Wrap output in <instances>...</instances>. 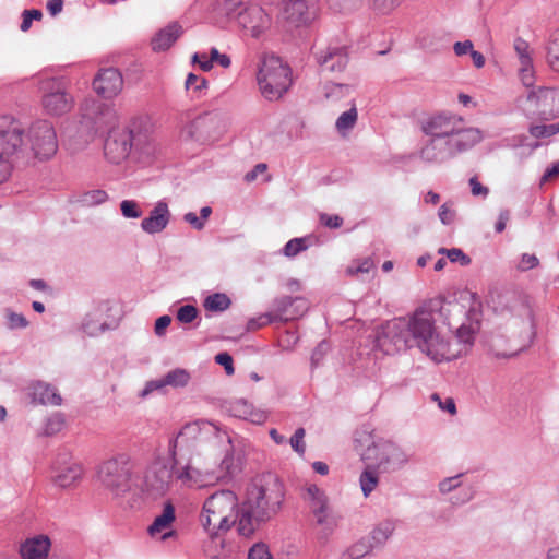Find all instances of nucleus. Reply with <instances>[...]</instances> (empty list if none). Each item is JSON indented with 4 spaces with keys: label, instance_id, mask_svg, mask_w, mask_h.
Returning <instances> with one entry per match:
<instances>
[{
    "label": "nucleus",
    "instance_id": "nucleus-63",
    "mask_svg": "<svg viewBox=\"0 0 559 559\" xmlns=\"http://www.w3.org/2000/svg\"><path fill=\"white\" fill-rule=\"evenodd\" d=\"M439 218L444 225H450L455 219V211L450 209L448 203H444L439 209Z\"/></svg>",
    "mask_w": 559,
    "mask_h": 559
},
{
    "label": "nucleus",
    "instance_id": "nucleus-36",
    "mask_svg": "<svg viewBox=\"0 0 559 559\" xmlns=\"http://www.w3.org/2000/svg\"><path fill=\"white\" fill-rule=\"evenodd\" d=\"M209 82L205 78L199 76L194 73H189L186 79V90L190 91L193 97H201L203 92L207 88Z\"/></svg>",
    "mask_w": 559,
    "mask_h": 559
},
{
    "label": "nucleus",
    "instance_id": "nucleus-39",
    "mask_svg": "<svg viewBox=\"0 0 559 559\" xmlns=\"http://www.w3.org/2000/svg\"><path fill=\"white\" fill-rule=\"evenodd\" d=\"M352 93V86L340 83H328L324 86V95L328 99L338 100Z\"/></svg>",
    "mask_w": 559,
    "mask_h": 559
},
{
    "label": "nucleus",
    "instance_id": "nucleus-1",
    "mask_svg": "<svg viewBox=\"0 0 559 559\" xmlns=\"http://www.w3.org/2000/svg\"><path fill=\"white\" fill-rule=\"evenodd\" d=\"M212 433L218 436L219 429L216 425L197 421L185 425L177 436L169 440V461L173 463L175 479L181 485L203 487L219 478L198 463V457L204 451Z\"/></svg>",
    "mask_w": 559,
    "mask_h": 559
},
{
    "label": "nucleus",
    "instance_id": "nucleus-49",
    "mask_svg": "<svg viewBox=\"0 0 559 559\" xmlns=\"http://www.w3.org/2000/svg\"><path fill=\"white\" fill-rule=\"evenodd\" d=\"M199 310L195 306L185 305L177 310L176 318L181 323H191L198 317Z\"/></svg>",
    "mask_w": 559,
    "mask_h": 559
},
{
    "label": "nucleus",
    "instance_id": "nucleus-32",
    "mask_svg": "<svg viewBox=\"0 0 559 559\" xmlns=\"http://www.w3.org/2000/svg\"><path fill=\"white\" fill-rule=\"evenodd\" d=\"M475 340V330L469 326L462 324L455 335V342L451 344V348L453 352H461L460 356L466 354L469 348L473 346Z\"/></svg>",
    "mask_w": 559,
    "mask_h": 559
},
{
    "label": "nucleus",
    "instance_id": "nucleus-59",
    "mask_svg": "<svg viewBox=\"0 0 559 559\" xmlns=\"http://www.w3.org/2000/svg\"><path fill=\"white\" fill-rule=\"evenodd\" d=\"M519 75L524 86L531 87L534 84V69L533 62H530V66L524 67L520 64Z\"/></svg>",
    "mask_w": 559,
    "mask_h": 559
},
{
    "label": "nucleus",
    "instance_id": "nucleus-26",
    "mask_svg": "<svg viewBox=\"0 0 559 559\" xmlns=\"http://www.w3.org/2000/svg\"><path fill=\"white\" fill-rule=\"evenodd\" d=\"M169 218L170 212L168 205L160 201L150 212V215L141 222V227L147 234H157L166 228Z\"/></svg>",
    "mask_w": 559,
    "mask_h": 559
},
{
    "label": "nucleus",
    "instance_id": "nucleus-28",
    "mask_svg": "<svg viewBox=\"0 0 559 559\" xmlns=\"http://www.w3.org/2000/svg\"><path fill=\"white\" fill-rule=\"evenodd\" d=\"M50 545V539L44 535L26 539L20 547L21 557L23 559H46Z\"/></svg>",
    "mask_w": 559,
    "mask_h": 559
},
{
    "label": "nucleus",
    "instance_id": "nucleus-52",
    "mask_svg": "<svg viewBox=\"0 0 559 559\" xmlns=\"http://www.w3.org/2000/svg\"><path fill=\"white\" fill-rule=\"evenodd\" d=\"M306 431L304 428H298L295 430L294 435L292 436L289 443L294 451H296L299 455H304L306 452V445L304 442Z\"/></svg>",
    "mask_w": 559,
    "mask_h": 559
},
{
    "label": "nucleus",
    "instance_id": "nucleus-31",
    "mask_svg": "<svg viewBox=\"0 0 559 559\" xmlns=\"http://www.w3.org/2000/svg\"><path fill=\"white\" fill-rule=\"evenodd\" d=\"M83 468L79 463H71L55 476V484L61 488H69L81 480Z\"/></svg>",
    "mask_w": 559,
    "mask_h": 559
},
{
    "label": "nucleus",
    "instance_id": "nucleus-46",
    "mask_svg": "<svg viewBox=\"0 0 559 559\" xmlns=\"http://www.w3.org/2000/svg\"><path fill=\"white\" fill-rule=\"evenodd\" d=\"M314 518L316 523L322 526V533L324 534V536L330 535L336 526V519L332 514L330 509L321 514L316 515Z\"/></svg>",
    "mask_w": 559,
    "mask_h": 559
},
{
    "label": "nucleus",
    "instance_id": "nucleus-55",
    "mask_svg": "<svg viewBox=\"0 0 559 559\" xmlns=\"http://www.w3.org/2000/svg\"><path fill=\"white\" fill-rule=\"evenodd\" d=\"M528 131L535 139H546L555 135L551 123L531 126Z\"/></svg>",
    "mask_w": 559,
    "mask_h": 559
},
{
    "label": "nucleus",
    "instance_id": "nucleus-16",
    "mask_svg": "<svg viewBox=\"0 0 559 559\" xmlns=\"http://www.w3.org/2000/svg\"><path fill=\"white\" fill-rule=\"evenodd\" d=\"M224 129V123L216 112H206L197 117L186 127L185 132L200 142L214 141Z\"/></svg>",
    "mask_w": 559,
    "mask_h": 559
},
{
    "label": "nucleus",
    "instance_id": "nucleus-42",
    "mask_svg": "<svg viewBox=\"0 0 559 559\" xmlns=\"http://www.w3.org/2000/svg\"><path fill=\"white\" fill-rule=\"evenodd\" d=\"M393 533V527L390 523H383L377 526L371 535L368 536L376 546L383 545Z\"/></svg>",
    "mask_w": 559,
    "mask_h": 559
},
{
    "label": "nucleus",
    "instance_id": "nucleus-12",
    "mask_svg": "<svg viewBox=\"0 0 559 559\" xmlns=\"http://www.w3.org/2000/svg\"><path fill=\"white\" fill-rule=\"evenodd\" d=\"M24 127L10 115L0 116V157L13 160L22 152Z\"/></svg>",
    "mask_w": 559,
    "mask_h": 559
},
{
    "label": "nucleus",
    "instance_id": "nucleus-21",
    "mask_svg": "<svg viewBox=\"0 0 559 559\" xmlns=\"http://www.w3.org/2000/svg\"><path fill=\"white\" fill-rule=\"evenodd\" d=\"M462 117L452 114H439L428 118L421 127L425 134L431 138H451L461 124Z\"/></svg>",
    "mask_w": 559,
    "mask_h": 559
},
{
    "label": "nucleus",
    "instance_id": "nucleus-38",
    "mask_svg": "<svg viewBox=\"0 0 559 559\" xmlns=\"http://www.w3.org/2000/svg\"><path fill=\"white\" fill-rule=\"evenodd\" d=\"M190 380V374L185 369H174L169 371L163 379L164 386L171 385L175 388L185 386Z\"/></svg>",
    "mask_w": 559,
    "mask_h": 559
},
{
    "label": "nucleus",
    "instance_id": "nucleus-17",
    "mask_svg": "<svg viewBox=\"0 0 559 559\" xmlns=\"http://www.w3.org/2000/svg\"><path fill=\"white\" fill-rule=\"evenodd\" d=\"M131 136L124 128H112L104 142V154L112 164H120L131 154Z\"/></svg>",
    "mask_w": 559,
    "mask_h": 559
},
{
    "label": "nucleus",
    "instance_id": "nucleus-29",
    "mask_svg": "<svg viewBox=\"0 0 559 559\" xmlns=\"http://www.w3.org/2000/svg\"><path fill=\"white\" fill-rule=\"evenodd\" d=\"M182 34V27L177 22L159 29L151 40L152 49L156 52L169 49Z\"/></svg>",
    "mask_w": 559,
    "mask_h": 559
},
{
    "label": "nucleus",
    "instance_id": "nucleus-15",
    "mask_svg": "<svg viewBox=\"0 0 559 559\" xmlns=\"http://www.w3.org/2000/svg\"><path fill=\"white\" fill-rule=\"evenodd\" d=\"M175 478L173 463L170 465L157 460L147 469L144 477V488L154 498L164 496Z\"/></svg>",
    "mask_w": 559,
    "mask_h": 559
},
{
    "label": "nucleus",
    "instance_id": "nucleus-47",
    "mask_svg": "<svg viewBox=\"0 0 559 559\" xmlns=\"http://www.w3.org/2000/svg\"><path fill=\"white\" fill-rule=\"evenodd\" d=\"M307 241L308 238L306 237L293 238L284 246L283 253L286 257H295L308 248Z\"/></svg>",
    "mask_w": 559,
    "mask_h": 559
},
{
    "label": "nucleus",
    "instance_id": "nucleus-37",
    "mask_svg": "<svg viewBox=\"0 0 559 559\" xmlns=\"http://www.w3.org/2000/svg\"><path fill=\"white\" fill-rule=\"evenodd\" d=\"M374 548V544L371 542V539L367 536V537H362L360 538L358 542H356L355 544H353L348 549H347V555L352 558V559H361L364 558L366 555H368L369 552H371V550Z\"/></svg>",
    "mask_w": 559,
    "mask_h": 559
},
{
    "label": "nucleus",
    "instance_id": "nucleus-5",
    "mask_svg": "<svg viewBox=\"0 0 559 559\" xmlns=\"http://www.w3.org/2000/svg\"><path fill=\"white\" fill-rule=\"evenodd\" d=\"M290 68L277 56H264L257 74L262 95L274 100L282 97L292 84Z\"/></svg>",
    "mask_w": 559,
    "mask_h": 559
},
{
    "label": "nucleus",
    "instance_id": "nucleus-35",
    "mask_svg": "<svg viewBox=\"0 0 559 559\" xmlns=\"http://www.w3.org/2000/svg\"><path fill=\"white\" fill-rule=\"evenodd\" d=\"M231 305L230 298L224 293H215L207 296L204 300V308L209 311L222 312Z\"/></svg>",
    "mask_w": 559,
    "mask_h": 559
},
{
    "label": "nucleus",
    "instance_id": "nucleus-64",
    "mask_svg": "<svg viewBox=\"0 0 559 559\" xmlns=\"http://www.w3.org/2000/svg\"><path fill=\"white\" fill-rule=\"evenodd\" d=\"M462 475H456V476H453V477H449V478H445L443 479L440 484H439V489L442 493H448L450 491H452L453 489H455L456 487L460 486V477Z\"/></svg>",
    "mask_w": 559,
    "mask_h": 559
},
{
    "label": "nucleus",
    "instance_id": "nucleus-7",
    "mask_svg": "<svg viewBox=\"0 0 559 559\" xmlns=\"http://www.w3.org/2000/svg\"><path fill=\"white\" fill-rule=\"evenodd\" d=\"M132 467L124 454L103 462L97 469L102 486L115 497H121L131 489Z\"/></svg>",
    "mask_w": 559,
    "mask_h": 559
},
{
    "label": "nucleus",
    "instance_id": "nucleus-58",
    "mask_svg": "<svg viewBox=\"0 0 559 559\" xmlns=\"http://www.w3.org/2000/svg\"><path fill=\"white\" fill-rule=\"evenodd\" d=\"M447 257L451 262H459L463 266L471 264L472 261L471 258L459 248H452L447 251Z\"/></svg>",
    "mask_w": 559,
    "mask_h": 559
},
{
    "label": "nucleus",
    "instance_id": "nucleus-56",
    "mask_svg": "<svg viewBox=\"0 0 559 559\" xmlns=\"http://www.w3.org/2000/svg\"><path fill=\"white\" fill-rule=\"evenodd\" d=\"M248 559H273L265 544L258 543L253 545L249 552Z\"/></svg>",
    "mask_w": 559,
    "mask_h": 559
},
{
    "label": "nucleus",
    "instance_id": "nucleus-44",
    "mask_svg": "<svg viewBox=\"0 0 559 559\" xmlns=\"http://www.w3.org/2000/svg\"><path fill=\"white\" fill-rule=\"evenodd\" d=\"M108 199L105 190L95 189L83 193L81 202L87 206H95L104 203Z\"/></svg>",
    "mask_w": 559,
    "mask_h": 559
},
{
    "label": "nucleus",
    "instance_id": "nucleus-34",
    "mask_svg": "<svg viewBox=\"0 0 559 559\" xmlns=\"http://www.w3.org/2000/svg\"><path fill=\"white\" fill-rule=\"evenodd\" d=\"M365 471L361 473L359 481L362 493L368 497L378 485V473L379 471L371 467L369 464H365Z\"/></svg>",
    "mask_w": 559,
    "mask_h": 559
},
{
    "label": "nucleus",
    "instance_id": "nucleus-61",
    "mask_svg": "<svg viewBox=\"0 0 559 559\" xmlns=\"http://www.w3.org/2000/svg\"><path fill=\"white\" fill-rule=\"evenodd\" d=\"M215 362L223 366L228 376L234 374L235 368L233 365V357L228 353H218L215 356Z\"/></svg>",
    "mask_w": 559,
    "mask_h": 559
},
{
    "label": "nucleus",
    "instance_id": "nucleus-9",
    "mask_svg": "<svg viewBox=\"0 0 559 559\" xmlns=\"http://www.w3.org/2000/svg\"><path fill=\"white\" fill-rule=\"evenodd\" d=\"M224 9L227 17L236 20L252 37H259L270 26V16L260 5L246 4L242 0H226Z\"/></svg>",
    "mask_w": 559,
    "mask_h": 559
},
{
    "label": "nucleus",
    "instance_id": "nucleus-24",
    "mask_svg": "<svg viewBox=\"0 0 559 559\" xmlns=\"http://www.w3.org/2000/svg\"><path fill=\"white\" fill-rule=\"evenodd\" d=\"M481 139V132L476 128L466 127L462 119L461 124H457V130L454 131L448 140L454 154L457 155L472 148L479 143Z\"/></svg>",
    "mask_w": 559,
    "mask_h": 559
},
{
    "label": "nucleus",
    "instance_id": "nucleus-62",
    "mask_svg": "<svg viewBox=\"0 0 559 559\" xmlns=\"http://www.w3.org/2000/svg\"><path fill=\"white\" fill-rule=\"evenodd\" d=\"M210 59L213 62L218 63L222 68L227 69L231 64V60L229 56L225 53H221L216 48H212L210 51Z\"/></svg>",
    "mask_w": 559,
    "mask_h": 559
},
{
    "label": "nucleus",
    "instance_id": "nucleus-51",
    "mask_svg": "<svg viewBox=\"0 0 559 559\" xmlns=\"http://www.w3.org/2000/svg\"><path fill=\"white\" fill-rule=\"evenodd\" d=\"M8 328L10 330L25 329L28 326L27 319L22 314L10 309L7 310Z\"/></svg>",
    "mask_w": 559,
    "mask_h": 559
},
{
    "label": "nucleus",
    "instance_id": "nucleus-50",
    "mask_svg": "<svg viewBox=\"0 0 559 559\" xmlns=\"http://www.w3.org/2000/svg\"><path fill=\"white\" fill-rule=\"evenodd\" d=\"M120 211L126 218H139L142 216L138 202L133 200H123L120 203Z\"/></svg>",
    "mask_w": 559,
    "mask_h": 559
},
{
    "label": "nucleus",
    "instance_id": "nucleus-4",
    "mask_svg": "<svg viewBox=\"0 0 559 559\" xmlns=\"http://www.w3.org/2000/svg\"><path fill=\"white\" fill-rule=\"evenodd\" d=\"M239 508L238 498L231 490H218L204 501L200 521L210 534L227 532L234 525L238 527Z\"/></svg>",
    "mask_w": 559,
    "mask_h": 559
},
{
    "label": "nucleus",
    "instance_id": "nucleus-13",
    "mask_svg": "<svg viewBox=\"0 0 559 559\" xmlns=\"http://www.w3.org/2000/svg\"><path fill=\"white\" fill-rule=\"evenodd\" d=\"M308 310V302L302 297L281 296L275 298L263 319L266 322H288L301 317Z\"/></svg>",
    "mask_w": 559,
    "mask_h": 559
},
{
    "label": "nucleus",
    "instance_id": "nucleus-6",
    "mask_svg": "<svg viewBox=\"0 0 559 559\" xmlns=\"http://www.w3.org/2000/svg\"><path fill=\"white\" fill-rule=\"evenodd\" d=\"M516 106L528 118L549 121L559 118V88L540 86L516 99Z\"/></svg>",
    "mask_w": 559,
    "mask_h": 559
},
{
    "label": "nucleus",
    "instance_id": "nucleus-3",
    "mask_svg": "<svg viewBox=\"0 0 559 559\" xmlns=\"http://www.w3.org/2000/svg\"><path fill=\"white\" fill-rule=\"evenodd\" d=\"M406 321L409 323V336L413 347H418L431 360L441 362L460 357L461 352H453L450 342L445 341L438 333L431 311L423 308L417 309Z\"/></svg>",
    "mask_w": 559,
    "mask_h": 559
},
{
    "label": "nucleus",
    "instance_id": "nucleus-41",
    "mask_svg": "<svg viewBox=\"0 0 559 559\" xmlns=\"http://www.w3.org/2000/svg\"><path fill=\"white\" fill-rule=\"evenodd\" d=\"M357 121V109L355 104L352 108L343 112L336 120L335 127L340 132L353 129Z\"/></svg>",
    "mask_w": 559,
    "mask_h": 559
},
{
    "label": "nucleus",
    "instance_id": "nucleus-54",
    "mask_svg": "<svg viewBox=\"0 0 559 559\" xmlns=\"http://www.w3.org/2000/svg\"><path fill=\"white\" fill-rule=\"evenodd\" d=\"M372 267V260L369 258H365L360 261L353 262V264L347 267V273L350 275L358 273H368Z\"/></svg>",
    "mask_w": 559,
    "mask_h": 559
},
{
    "label": "nucleus",
    "instance_id": "nucleus-40",
    "mask_svg": "<svg viewBox=\"0 0 559 559\" xmlns=\"http://www.w3.org/2000/svg\"><path fill=\"white\" fill-rule=\"evenodd\" d=\"M547 61L554 71L559 72V31L552 35L548 44Z\"/></svg>",
    "mask_w": 559,
    "mask_h": 559
},
{
    "label": "nucleus",
    "instance_id": "nucleus-18",
    "mask_svg": "<svg viewBox=\"0 0 559 559\" xmlns=\"http://www.w3.org/2000/svg\"><path fill=\"white\" fill-rule=\"evenodd\" d=\"M81 110L82 118L92 126L96 133L114 128L116 112L110 106L98 100H91L86 102Z\"/></svg>",
    "mask_w": 559,
    "mask_h": 559
},
{
    "label": "nucleus",
    "instance_id": "nucleus-23",
    "mask_svg": "<svg viewBox=\"0 0 559 559\" xmlns=\"http://www.w3.org/2000/svg\"><path fill=\"white\" fill-rule=\"evenodd\" d=\"M420 158L430 164H441L455 156L448 139L431 138L420 150Z\"/></svg>",
    "mask_w": 559,
    "mask_h": 559
},
{
    "label": "nucleus",
    "instance_id": "nucleus-10",
    "mask_svg": "<svg viewBox=\"0 0 559 559\" xmlns=\"http://www.w3.org/2000/svg\"><path fill=\"white\" fill-rule=\"evenodd\" d=\"M409 335V323L406 319L394 318L381 325L376 336V345L384 354L394 355L413 347Z\"/></svg>",
    "mask_w": 559,
    "mask_h": 559
},
{
    "label": "nucleus",
    "instance_id": "nucleus-48",
    "mask_svg": "<svg viewBox=\"0 0 559 559\" xmlns=\"http://www.w3.org/2000/svg\"><path fill=\"white\" fill-rule=\"evenodd\" d=\"M64 426V417L61 413H55L51 415L45 424L44 435L53 436L61 431Z\"/></svg>",
    "mask_w": 559,
    "mask_h": 559
},
{
    "label": "nucleus",
    "instance_id": "nucleus-30",
    "mask_svg": "<svg viewBox=\"0 0 559 559\" xmlns=\"http://www.w3.org/2000/svg\"><path fill=\"white\" fill-rule=\"evenodd\" d=\"M31 391L33 401L39 404L59 406L62 403V397L56 388L46 382L38 381L32 384Z\"/></svg>",
    "mask_w": 559,
    "mask_h": 559
},
{
    "label": "nucleus",
    "instance_id": "nucleus-14",
    "mask_svg": "<svg viewBox=\"0 0 559 559\" xmlns=\"http://www.w3.org/2000/svg\"><path fill=\"white\" fill-rule=\"evenodd\" d=\"M130 133V147L139 159L152 157L156 152V144L152 136L151 126L145 119H134L127 126Z\"/></svg>",
    "mask_w": 559,
    "mask_h": 559
},
{
    "label": "nucleus",
    "instance_id": "nucleus-27",
    "mask_svg": "<svg viewBox=\"0 0 559 559\" xmlns=\"http://www.w3.org/2000/svg\"><path fill=\"white\" fill-rule=\"evenodd\" d=\"M228 412L231 416L251 421L253 424H263L267 416L266 413L254 408L247 400L237 399L228 404Z\"/></svg>",
    "mask_w": 559,
    "mask_h": 559
},
{
    "label": "nucleus",
    "instance_id": "nucleus-2",
    "mask_svg": "<svg viewBox=\"0 0 559 559\" xmlns=\"http://www.w3.org/2000/svg\"><path fill=\"white\" fill-rule=\"evenodd\" d=\"M284 497V485L276 475L267 473L254 478L239 508V535L251 537L261 524L277 514Z\"/></svg>",
    "mask_w": 559,
    "mask_h": 559
},
{
    "label": "nucleus",
    "instance_id": "nucleus-43",
    "mask_svg": "<svg viewBox=\"0 0 559 559\" xmlns=\"http://www.w3.org/2000/svg\"><path fill=\"white\" fill-rule=\"evenodd\" d=\"M514 50L518 55L520 64L527 67L530 66V62H533L532 56H531V49L527 41H525L522 38H515L514 40Z\"/></svg>",
    "mask_w": 559,
    "mask_h": 559
},
{
    "label": "nucleus",
    "instance_id": "nucleus-45",
    "mask_svg": "<svg viewBox=\"0 0 559 559\" xmlns=\"http://www.w3.org/2000/svg\"><path fill=\"white\" fill-rule=\"evenodd\" d=\"M314 518L316 523L322 526V533L324 534V536L330 535L336 526V519L332 514L330 509L321 514L316 515Z\"/></svg>",
    "mask_w": 559,
    "mask_h": 559
},
{
    "label": "nucleus",
    "instance_id": "nucleus-60",
    "mask_svg": "<svg viewBox=\"0 0 559 559\" xmlns=\"http://www.w3.org/2000/svg\"><path fill=\"white\" fill-rule=\"evenodd\" d=\"M328 343L323 341L319 343L318 346L312 350L310 358L312 368H316L320 365V362L322 361L323 357L328 352Z\"/></svg>",
    "mask_w": 559,
    "mask_h": 559
},
{
    "label": "nucleus",
    "instance_id": "nucleus-8",
    "mask_svg": "<svg viewBox=\"0 0 559 559\" xmlns=\"http://www.w3.org/2000/svg\"><path fill=\"white\" fill-rule=\"evenodd\" d=\"M365 464L377 468L380 473L394 472L408 462V455L390 441L372 442L361 453Z\"/></svg>",
    "mask_w": 559,
    "mask_h": 559
},
{
    "label": "nucleus",
    "instance_id": "nucleus-33",
    "mask_svg": "<svg viewBox=\"0 0 559 559\" xmlns=\"http://www.w3.org/2000/svg\"><path fill=\"white\" fill-rule=\"evenodd\" d=\"M175 519V508L173 503L168 501L165 503L162 514L157 515L153 523L148 526L150 535L155 536L158 533H163L171 525Z\"/></svg>",
    "mask_w": 559,
    "mask_h": 559
},
{
    "label": "nucleus",
    "instance_id": "nucleus-25",
    "mask_svg": "<svg viewBox=\"0 0 559 559\" xmlns=\"http://www.w3.org/2000/svg\"><path fill=\"white\" fill-rule=\"evenodd\" d=\"M316 58L322 71L331 73L343 71L348 62L345 47H328L316 52Z\"/></svg>",
    "mask_w": 559,
    "mask_h": 559
},
{
    "label": "nucleus",
    "instance_id": "nucleus-19",
    "mask_svg": "<svg viewBox=\"0 0 559 559\" xmlns=\"http://www.w3.org/2000/svg\"><path fill=\"white\" fill-rule=\"evenodd\" d=\"M282 19L288 27L307 25L314 19V0H283Z\"/></svg>",
    "mask_w": 559,
    "mask_h": 559
},
{
    "label": "nucleus",
    "instance_id": "nucleus-20",
    "mask_svg": "<svg viewBox=\"0 0 559 559\" xmlns=\"http://www.w3.org/2000/svg\"><path fill=\"white\" fill-rule=\"evenodd\" d=\"M49 92L43 96V107L47 114L62 116L69 112L73 106V97L66 92L57 80L47 82Z\"/></svg>",
    "mask_w": 559,
    "mask_h": 559
},
{
    "label": "nucleus",
    "instance_id": "nucleus-57",
    "mask_svg": "<svg viewBox=\"0 0 559 559\" xmlns=\"http://www.w3.org/2000/svg\"><path fill=\"white\" fill-rule=\"evenodd\" d=\"M539 265V260L535 254L523 253L516 269L521 272L530 271Z\"/></svg>",
    "mask_w": 559,
    "mask_h": 559
},
{
    "label": "nucleus",
    "instance_id": "nucleus-22",
    "mask_svg": "<svg viewBox=\"0 0 559 559\" xmlns=\"http://www.w3.org/2000/svg\"><path fill=\"white\" fill-rule=\"evenodd\" d=\"M123 86L121 73L115 68L100 70L93 80L94 91L102 97L110 99L117 96Z\"/></svg>",
    "mask_w": 559,
    "mask_h": 559
},
{
    "label": "nucleus",
    "instance_id": "nucleus-53",
    "mask_svg": "<svg viewBox=\"0 0 559 559\" xmlns=\"http://www.w3.org/2000/svg\"><path fill=\"white\" fill-rule=\"evenodd\" d=\"M22 15H23V20H22L20 28L22 32H26L31 28L32 22L34 20H36V21L41 20L43 12L37 9L24 10Z\"/></svg>",
    "mask_w": 559,
    "mask_h": 559
},
{
    "label": "nucleus",
    "instance_id": "nucleus-11",
    "mask_svg": "<svg viewBox=\"0 0 559 559\" xmlns=\"http://www.w3.org/2000/svg\"><path fill=\"white\" fill-rule=\"evenodd\" d=\"M28 142L36 158L40 160L51 158L58 150L57 133L48 120H37L28 130Z\"/></svg>",
    "mask_w": 559,
    "mask_h": 559
}]
</instances>
